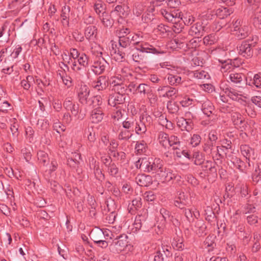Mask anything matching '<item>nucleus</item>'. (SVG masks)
Instances as JSON below:
<instances>
[{
    "label": "nucleus",
    "instance_id": "f257e3e1",
    "mask_svg": "<svg viewBox=\"0 0 261 261\" xmlns=\"http://www.w3.org/2000/svg\"><path fill=\"white\" fill-rule=\"evenodd\" d=\"M163 165V161L160 159L148 156L140 158L136 163V166L141 170L155 174V176L162 168Z\"/></svg>",
    "mask_w": 261,
    "mask_h": 261
},
{
    "label": "nucleus",
    "instance_id": "f03ea898",
    "mask_svg": "<svg viewBox=\"0 0 261 261\" xmlns=\"http://www.w3.org/2000/svg\"><path fill=\"white\" fill-rule=\"evenodd\" d=\"M136 119L133 117H127L122 123V129H120L118 135L119 140H128L133 136Z\"/></svg>",
    "mask_w": 261,
    "mask_h": 261
},
{
    "label": "nucleus",
    "instance_id": "7ed1b4c3",
    "mask_svg": "<svg viewBox=\"0 0 261 261\" xmlns=\"http://www.w3.org/2000/svg\"><path fill=\"white\" fill-rule=\"evenodd\" d=\"M160 144L164 148L172 147L174 150L179 149L181 142L179 139L174 135L169 136L167 134L161 132L158 136Z\"/></svg>",
    "mask_w": 261,
    "mask_h": 261
},
{
    "label": "nucleus",
    "instance_id": "20e7f679",
    "mask_svg": "<svg viewBox=\"0 0 261 261\" xmlns=\"http://www.w3.org/2000/svg\"><path fill=\"white\" fill-rule=\"evenodd\" d=\"M250 4V11L254 27L261 29V0H247Z\"/></svg>",
    "mask_w": 261,
    "mask_h": 261
},
{
    "label": "nucleus",
    "instance_id": "39448f33",
    "mask_svg": "<svg viewBox=\"0 0 261 261\" xmlns=\"http://www.w3.org/2000/svg\"><path fill=\"white\" fill-rule=\"evenodd\" d=\"M232 32L238 39L241 40L248 36L250 33V28L238 19L232 22Z\"/></svg>",
    "mask_w": 261,
    "mask_h": 261
},
{
    "label": "nucleus",
    "instance_id": "423d86ee",
    "mask_svg": "<svg viewBox=\"0 0 261 261\" xmlns=\"http://www.w3.org/2000/svg\"><path fill=\"white\" fill-rule=\"evenodd\" d=\"M116 35L119 38L120 46L126 48L132 43L133 37L131 36L130 30L128 28L119 27L116 31Z\"/></svg>",
    "mask_w": 261,
    "mask_h": 261
},
{
    "label": "nucleus",
    "instance_id": "0eeeda50",
    "mask_svg": "<svg viewBox=\"0 0 261 261\" xmlns=\"http://www.w3.org/2000/svg\"><path fill=\"white\" fill-rule=\"evenodd\" d=\"M155 177L156 179H159L163 182H169L173 179L177 180H179L180 179V176L178 175L176 171L173 170L170 168H164L163 166L159 170Z\"/></svg>",
    "mask_w": 261,
    "mask_h": 261
},
{
    "label": "nucleus",
    "instance_id": "6e6552de",
    "mask_svg": "<svg viewBox=\"0 0 261 261\" xmlns=\"http://www.w3.org/2000/svg\"><path fill=\"white\" fill-rule=\"evenodd\" d=\"M159 13L169 22H177L180 21L181 12L177 9L161 8Z\"/></svg>",
    "mask_w": 261,
    "mask_h": 261
},
{
    "label": "nucleus",
    "instance_id": "1a4fd4ad",
    "mask_svg": "<svg viewBox=\"0 0 261 261\" xmlns=\"http://www.w3.org/2000/svg\"><path fill=\"white\" fill-rule=\"evenodd\" d=\"M127 238L126 235H122L119 236L118 239L114 240L110 245L111 251L115 253H119L123 250L127 245Z\"/></svg>",
    "mask_w": 261,
    "mask_h": 261
},
{
    "label": "nucleus",
    "instance_id": "9d476101",
    "mask_svg": "<svg viewBox=\"0 0 261 261\" xmlns=\"http://www.w3.org/2000/svg\"><path fill=\"white\" fill-rule=\"evenodd\" d=\"M186 118L179 117L177 120V125L181 130H186L187 132H190L193 128V123L191 118L194 116L190 112H187L185 114Z\"/></svg>",
    "mask_w": 261,
    "mask_h": 261
},
{
    "label": "nucleus",
    "instance_id": "9b49d317",
    "mask_svg": "<svg viewBox=\"0 0 261 261\" xmlns=\"http://www.w3.org/2000/svg\"><path fill=\"white\" fill-rule=\"evenodd\" d=\"M237 49L240 55L247 59L251 58L253 55V46L248 40L243 41L238 44Z\"/></svg>",
    "mask_w": 261,
    "mask_h": 261
},
{
    "label": "nucleus",
    "instance_id": "f8f14e48",
    "mask_svg": "<svg viewBox=\"0 0 261 261\" xmlns=\"http://www.w3.org/2000/svg\"><path fill=\"white\" fill-rule=\"evenodd\" d=\"M197 103L201 105V109L204 115L207 117L213 114L214 106L213 103L204 96H200L196 99Z\"/></svg>",
    "mask_w": 261,
    "mask_h": 261
},
{
    "label": "nucleus",
    "instance_id": "ddd939ff",
    "mask_svg": "<svg viewBox=\"0 0 261 261\" xmlns=\"http://www.w3.org/2000/svg\"><path fill=\"white\" fill-rule=\"evenodd\" d=\"M228 80L233 85L241 88L246 85L247 78L242 73L231 72L229 73Z\"/></svg>",
    "mask_w": 261,
    "mask_h": 261
},
{
    "label": "nucleus",
    "instance_id": "4468645a",
    "mask_svg": "<svg viewBox=\"0 0 261 261\" xmlns=\"http://www.w3.org/2000/svg\"><path fill=\"white\" fill-rule=\"evenodd\" d=\"M76 60L78 64L76 63V61H73L71 60V68L74 71H79L82 68L87 67L89 64V57L84 53H81Z\"/></svg>",
    "mask_w": 261,
    "mask_h": 261
},
{
    "label": "nucleus",
    "instance_id": "2eb2a0df",
    "mask_svg": "<svg viewBox=\"0 0 261 261\" xmlns=\"http://www.w3.org/2000/svg\"><path fill=\"white\" fill-rule=\"evenodd\" d=\"M135 48L142 53H151L159 55L163 54L165 52L159 48H155L147 42H141L135 47Z\"/></svg>",
    "mask_w": 261,
    "mask_h": 261
},
{
    "label": "nucleus",
    "instance_id": "dca6fc26",
    "mask_svg": "<svg viewBox=\"0 0 261 261\" xmlns=\"http://www.w3.org/2000/svg\"><path fill=\"white\" fill-rule=\"evenodd\" d=\"M108 66L109 64L104 58H98L91 66V69L95 74H100L105 71Z\"/></svg>",
    "mask_w": 261,
    "mask_h": 261
},
{
    "label": "nucleus",
    "instance_id": "f3484780",
    "mask_svg": "<svg viewBox=\"0 0 261 261\" xmlns=\"http://www.w3.org/2000/svg\"><path fill=\"white\" fill-rule=\"evenodd\" d=\"M174 204L175 206L180 208H184V206L190 204L189 196L187 193L178 191L174 200Z\"/></svg>",
    "mask_w": 261,
    "mask_h": 261
},
{
    "label": "nucleus",
    "instance_id": "a211bd4d",
    "mask_svg": "<svg viewBox=\"0 0 261 261\" xmlns=\"http://www.w3.org/2000/svg\"><path fill=\"white\" fill-rule=\"evenodd\" d=\"M160 213L161 219L160 222L159 221L156 222V224L159 229H162L165 227L167 222L169 220H172L173 216L171 215L170 212L165 208H161Z\"/></svg>",
    "mask_w": 261,
    "mask_h": 261
},
{
    "label": "nucleus",
    "instance_id": "6ab92c4d",
    "mask_svg": "<svg viewBox=\"0 0 261 261\" xmlns=\"http://www.w3.org/2000/svg\"><path fill=\"white\" fill-rule=\"evenodd\" d=\"M175 235L173 238L172 243L173 248L178 251H182L185 248L183 244V239L181 237V232L179 229L177 230V228H175Z\"/></svg>",
    "mask_w": 261,
    "mask_h": 261
},
{
    "label": "nucleus",
    "instance_id": "aec40b11",
    "mask_svg": "<svg viewBox=\"0 0 261 261\" xmlns=\"http://www.w3.org/2000/svg\"><path fill=\"white\" fill-rule=\"evenodd\" d=\"M84 35L89 41H95L97 35V28L95 25H89L85 28Z\"/></svg>",
    "mask_w": 261,
    "mask_h": 261
},
{
    "label": "nucleus",
    "instance_id": "412c9836",
    "mask_svg": "<svg viewBox=\"0 0 261 261\" xmlns=\"http://www.w3.org/2000/svg\"><path fill=\"white\" fill-rule=\"evenodd\" d=\"M105 116L101 108L93 109L90 113V120L93 123H98L101 122Z\"/></svg>",
    "mask_w": 261,
    "mask_h": 261
},
{
    "label": "nucleus",
    "instance_id": "4be33fe9",
    "mask_svg": "<svg viewBox=\"0 0 261 261\" xmlns=\"http://www.w3.org/2000/svg\"><path fill=\"white\" fill-rule=\"evenodd\" d=\"M92 85L98 91L105 89L109 85L108 79L105 76H100L96 81L92 82Z\"/></svg>",
    "mask_w": 261,
    "mask_h": 261
},
{
    "label": "nucleus",
    "instance_id": "5701e85b",
    "mask_svg": "<svg viewBox=\"0 0 261 261\" xmlns=\"http://www.w3.org/2000/svg\"><path fill=\"white\" fill-rule=\"evenodd\" d=\"M148 218L147 210H143L136 217L134 225L136 229H140Z\"/></svg>",
    "mask_w": 261,
    "mask_h": 261
},
{
    "label": "nucleus",
    "instance_id": "b1692460",
    "mask_svg": "<svg viewBox=\"0 0 261 261\" xmlns=\"http://www.w3.org/2000/svg\"><path fill=\"white\" fill-rule=\"evenodd\" d=\"M90 90L86 85H81L78 90V97L80 102L82 104H86L88 101V97L89 95Z\"/></svg>",
    "mask_w": 261,
    "mask_h": 261
},
{
    "label": "nucleus",
    "instance_id": "393cba45",
    "mask_svg": "<svg viewBox=\"0 0 261 261\" xmlns=\"http://www.w3.org/2000/svg\"><path fill=\"white\" fill-rule=\"evenodd\" d=\"M126 95L114 94L111 95L108 99V104L111 106L115 107L117 105L122 104L125 101Z\"/></svg>",
    "mask_w": 261,
    "mask_h": 261
},
{
    "label": "nucleus",
    "instance_id": "a878e982",
    "mask_svg": "<svg viewBox=\"0 0 261 261\" xmlns=\"http://www.w3.org/2000/svg\"><path fill=\"white\" fill-rule=\"evenodd\" d=\"M230 161L234 167L239 169L241 172H245L250 166V162L248 161L247 164L245 163L240 159L237 156H232Z\"/></svg>",
    "mask_w": 261,
    "mask_h": 261
},
{
    "label": "nucleus",
    "instance_id": "bb28decb",
    "mask_svg": "<svg viewBox=\"0 0 261 261\" xmlns=\"http://www.w3.org/2000/svg\"><path fill=\"white\" fill-rule=\"evenodd\" d=\"M99 18L105 28H111L113 27L114 20L111 14L107 12L103 13L102 15H99Z\"/></svg>",
    "mask_w": 261,
    "mask_h": 261
},
{
    "label": "nucleus",
    "instance_id": "cd10ccee",
    "mask_svg": "<svg viewBox=\"0 0 261 261\" xmlns=\"http://www.w3.org/2000/svg\"><path fill=\"white\" fill-rule=\"evenodd\" d=\"M136 183L141 187H148L152 183L151 177L145 174H139L136 177Z\"/></svg>",
    "mask_w": 261,
    "mask_h": 261
},
{
    "label": "nucleus",
    "instance_id": "c85d7f7f",
    "mask_svg": "<svg viewBox=\"0 0 261 261\" xmlns=\"http://www.w3.org/2000/svg\"><path fill=\"white\" fill-rule=\"evenodd\" d=\"M90 239L96 244L98 241L105 238V232L99 228L93 229L89 234Z\"/></svg>",
    "mask_w": 261,
    "mask_h": 261
},
{
    "label": "nucleus",
    "instance_id": "c756f323",
    "mask_svg": "<svg viewBox=\"0 0 261 261\" xmlns=\"http://www.w3.org/2000/svg\"><path fill=\"white\" fill-rule=\"evenodd\" d=\"M204 32V27L200 22L194 24L190 28L189 33L191 36L195 35L196 37L202 36Z\"/></svg>",
    "mask_w": 261,
    "mask_h": 261
},
{
    "label": "nucleus",
    "instance_id": "7c9ffc66",
    "mask_svg": "<svg viewBox=\"0 0 261 261\" xmlns=\"http://www.w3.org/2000/svg\"><path fill=\"white\" fill-rule=\"evenodd\" d=\"M246 86L251 87H255L257 88H261V72H258L253 75V79L249 80L247 79Z\"/></svg>",
    "mask_w": 261,
    "mask_h": 261
},
{
    "label": "nucleus",
    "instance_id": "2f4dec72",
    "mask_svg": "<svg viewBox=\"0 0 261 261\" xmlns=\"http://www.w3.org/2000/svg\"><path fill=\"white\" fill-rule=\"evenodd\" d=\"M58 167V164L57 161L56 160H52L48 169L45 172V176L46 178H54L56 176V174L55 172L57 169Z\"/></svg>",
    "mask_w": 261,
    "mask_h": 261
},
{
    "label": "nucleus",
    "instance_id": "473e14b6",
    "mask_svg": "<svg viewBox=\"0 0 261 261\" xmlns=\"http://www.w3.org/2000/svg\"><path fill=\"white\" fill-rule=\"evenodd\" d=\"M240 150L242 155L246 158L248 161L250 158L254 159V150L248 145H242L240 146Z\"/></svg>",
    "mask_w": 261,
    "mask_h": 261
},
{
    "label": "nucleus",
    "instance_id": "72a5a7b5",
    "mask_svg": "<svg viewBox=\"0 0 261 261\" xmlns=\"http://www.w3.org/2000/svg\"><path fill=\"white\" fill-rule=\"evenodd\" d=\"M114 90L116 94L120 95H128L129 92H132L131 89H128L127 86L122 83H117L114 86Z\"/></svg>",
    "mask_w": 261,
    "mask_h": 261
},
{
    "label": "nucleus",
    "instance_id": "f704fd0d",
    "mask_svg": "<svg viewBox=\"0 0 261 261\" xmlns=\"http://www.w3.org/2000/svg\"><path fill=\"white\" fill-rule=\"evenodd\" d=\"M203 151L207 155L215 159L216 147L213 142H207L203 146Z\"/></svg>",
    "mask_w": 261,
    "mask_h": 261
},
{
    "label": "nucleus",
    "instance_id": "c9c22d12",
    "mask_svg": "<svg viewBox=\"0 0 261 261\" xmlns=\"http://www.w3.org/2000/svg\"><path fill=\"white\" fill-rule=\"evenodd\" d=\"M102 103V100L101 96L100 95H96L88 99L86 104L92 106L93 109H96L101 108Z\"/></svg>",
    "mask_w": 261,
    "mask_h": 261
},
{
    "label": "nucleus",
    "instance_id": "e433bc0d",
    "mask_svg": "<svg viewBox=\"0 0 261 261\" xmlns=\"http://www.w3.org/2000/svg\"><path fill=\"white\" fill-rule=\"evenodd\" d=\"M232 8L221 7L216 10L215 14L220 19H224L232 13Z\"/></svg>",
    "mask_w": 261,
    "mask_h": 261
},
{
    "label": "nucleus",
    "instance_id": "4c0bfd02",
    "mask_svg": "<svg viewBox=\"0 0 261 261\" xmlns=\"http://www.w3.org/2000/svg\"><path fill=\"white\" fill-rule=\"evenodd\" d=\"M128 8L125 6L117 5L115 9L111 11V14L116 13L121 19L128 15Z\"/></svg>",
    "mask_w": 261,
    "mask_h": 261
},
{
    "label": "nucleus",
    "instance_id": "58836bf2",
    "mask_svg": "<svg viewBox=\"0 0 261 261\" xmlns=\"http://www.w3.org/2000/svg\"><path fill=\"white\" fill-rule=\"evenodd\" d=\"M201 169L207 173H215L216 172V169L215 167V164L212 161H203L200 165Z\"/></svg>",
    "mask_w": 261,
    "mask_h": 261
},
{
    "label": "nucleus",
    "instance_id": "ea45409f",
    "mask_svg": "<svg viewBox=\"0 0 261 261\" xmlns=\"http://www.w3.org/2000/svg\"><path fill=\"white\" fill-rule=\"evenodd\" d=\"M93 7L94 11L99 16V15H102V13H106L105 11L106 5L101 1H96Z\"/></svg>",
    "mask_w": 261,
    "mask_h": 261
},
{
    "label": "nucleus",
    "instance_id": "a19ab883",
    "mask_svg": "<svg viewBox=\"0 0 261 261\" xmlns=\"http://www.w3.org/2000/svg\"><path fill=\"white\" fill-rule=\"evenodd\" d=\"M167 81L171 86H177L181 82V78L178 75L168 73L167 75Z\"/></svg>",
    "mask_w": 261,
    "mask_h": 261
},
{
    "label": "nucleus",
    "instance_id": "79ce46f5",
    "mask_svg": "<svg viewBox=\"0 0 261 261\" xmlns=\"http://www.w3.org/2000/svg\"><path fill=\"white\" fill-rule=\"evenodd\" d=\"M135 125L136 126H134V132L135 131L139 135L144 134L147 130L145 124L141 121L138 122L136 120V124Z\"/></svg>",
    "mask_w": 261,
    "mask_h": 261
},
{
    "label": "nucleus",
    "instance_id": "37998d69",
    "mask_svg": "<svg viewBox=\"0 0 261 261\" xmlns=\"http://www.w3.org/2000/svg\"><path fill=\"white\" fill-rule=\"evenodd\" d=\"M37 156L39 163L43 166H46L49 161L47 153L43 151L40 150L38 152Z\"/></svg>",
    "mask_w": 261,
    "mask_h": 261
},
{
    "label": "nucleus",
    "instance_id": "c03bdc74",
    "mask_svg": "<svg viewBox=\"0 0 261 261\" xmlns=\"http://www.w3.org/2000/svg\"><path fill=\"white\" fill-rule=\"evenodd\" d=\"M34 82V79L33 76L28 75L25 80H23L21 81L20 84L21 87L24 90H28L31 87V84Z\"/></svg>",
    "mask_w": 261,
    "mask_h": 261
},
{
    "label": "nucleus",
    "instance_id": "a18cd8bd",
    "mask_svg": "<svg viewBox=\"0 0 261 261\" xmlns=\"http://www.w3.org/2000/svg\"><path fill=\"white\" fill-rule=\"evenodd\" d=\"M192 159L196 165H200L204 161L202 154L199 151L194 152Z\"/></svg>",
    "mask_w": 261,
    "mask_h": 261
},
{
    "label": "nucleus",
    "instance_id": "49530a36",
    "mask_svg": "<svg viewBox=\"0 0 261 261\" xmlns=\"http://www.w3.org/2000/svg\"><path fill=\"white\" fill-rule=\"evenodd\" d=\"M194 77L197 79H208L210 77L208 73L204 70H196L194 72Z\"/></svg>",
    "mask_w": 261,
    "mask_h": 261
},
{
    "label": "nucleus",
    "instance_id": "de8ad7c7",
    "mask_svg": "<svg viewBox=\"0 0 261 261\" xmlns=\"http://www.w3.org/2000/svg\"><path fill=\"white\" fill-rule=\"evenodd\" d=\"M196 213H195L191 208H184V213L187 220L191 222L193 220V216L197 218Z\"/></svg>",
    "mask_w": 261,
    "mask_h": 261
},
{
    "label": "nucleus",
    "instance_id": "09e8293b",
    "mask_svg": "<svg viewBox=\"0 0 261 261\" xmlns=\"http://www.w3.org/2000/svg\"><path fill=\"white\" fill-rule=\"evenodd\" d=\"M226 95L233 100L239 101L241 99V95L239 94L236 90L232 88L229 90Z\"/></svg>",
    "mask_w": 261,
    "mask_h": 261
},
{
    "label": "nucleus",
    "instance_id": "8fccbe9b",
    "mask_svg": "<svg viewBox=\"0 0 261 261\" xmlns=\"http://www.w3.org/2000/svg\"><path fill=\"white\" fill-rule=\"evenodd\" d=\"M228 152V150H225V148L223 147L222 146H217L215 159L219 160V158H224V156L226 155Z\"/></svg>",
    "mask_w": 261,
    "mask_h": 261
},
{
    "label": "nucleus",
    "instance_id": "3c124183",
    "mask_svg": "<svg viewBox=\"0 0 261 261\" xmlns=\"http://www.w3.org/2000/svg\"><path fill=\"white\" fill-rule=\"evenodd\" d=\"M217 41V37L214 34H210L205 36L203 38V42L206 45H212Z\"/></svg>",
    "mask_w": 261,
    "mask_h": 261
},
{
    "label": "nucleus",
    "instance_id": "603ef678",
    "mask_svg": "<svg viewBox=\"0 0 261 261\" xmlns=\"http://www.w3.org/2000/svg\"><path fill=\"white\" fill-rule=\"evenodd\" d=\"M136 90L140 94L145 95L146 94L149 92L150 87L147 84H140L137 87Z\"/></svg>",
    "mask_w": 261,
    "mask_h": 261
},
{
    "label": "nucleus",
    "instance_id": "864d4df0",
    "mask_svg": "<svg viewBox=\"0 0 261 261\" xmlns=\"http://www.w3.org/2000/svg\"><path fill=\"white\" fill-rule=\"evenodd\" d=\"M201 138L198 134H194L191 136L189 144L192 147H196L199 145L201 142Z\"/></svg>",
    "mask_w": 261,
    "mask_h": 261
},
{
    "label": "nucleus",
    "instance_id": "5fc2aeb1",
    "mask_svg": "<svg viewBox=\"0 0 261 261\" xmlns=\"http://www.w3.org/2000/svg\"><path fill=\"white\" fill-rule=\"evenodd\" d=\"M172 23L173 24L172 28L173 31L175 33H180L184 28V24L183 23V20L181 16L180 21L177 22H172Z\"/></svg>",
    "mask_w": 261,
    "mask_h": 261
},
{
    "label": "nucleus",
    "instance_id": "6e6d98bb",
    "mask_svg": "<svg viewBox=\"0 0 261 261\" xmlns=\"http://www.w3.org/2000/svg\"><path fill=\"white\" fill-rule=\"evenodd\" d=\"M124 53L119 49H115L112 56L114 59L117 62H121L124 58Z\"/></svg>",
    "mask_w": 261,
    "mask_h": 261
},
{
    "label": "nucleus",
    "instance_id": "4d7b16f0",
    "mask_svg": "<svg viewBox=\"0 0 261 261\" xmlns=\"http://www.w3.org/2000/svg\"><path fill=\"white\" fill-rule=\"evenodd\" d=\"M136 151L138 154H142L146 152V144L144 142H137L135 146Z\"/></svg>",
    "mask_w": 261,
    "mask_h": 261
},
{
    "label": "nucleus",
    "instance_id": "13d9d810",
    "mask_svg": "<svg viewBox=\"0 0 261 261\" xmlns=\"http://www.w3.org/2000/svg\"><path fill=\"white\" fill-rule=\"evenodd\" d=\"M196 99H193L188 96H185L180 101V104L184 107H187L194 104L195 102H197Z\"/></svg>",
    "mask_w": 261,
    "mask_h": 261
},
{
    "label": "nucleus",
    "instance_id": "bf43d9fd",
    "mask_svg": "<svg viewBox=\"0 0 261 261\" xmlns=\"http://www.w3.org/2000/svg\"><path fill=\"white\" fill-rule=\"evenodd\" d=\"M107 168L109 173L112 176L115 177L118 173V168L115 163H112Z\"/></svg>",
    "mask_w": 261,
    "mask_h": 261
},
{
    "label": "nucleus",
    "instance_id": "052dcab7",
    "mask_svg": "<svg viewBox=\"0 0 261 261\" xmlns=\"http://www.w3.org/2000/svg\"><path fill=\"white\" fill-rule=\"evenodd\" d=\"M95 21L94 17L90 14H85L82 18V22L86 25H91Z\"/></svg>",
    "mask_w": 261,
    "mask_h": 261
},
{
    "label": "nucleus",
    "instance_id": "680f3d73",
    "mask_svg": "<svg viewBox=\"0 0 261 261\" xmlns=\"http://www.w3.org/2000/svg\"><path fill=\"white\" fill-rule=\"evenodd\" d=\"M154 19V16L150 12H145L142 15V21L144 23H149Z\"/></svg>",
    "mask_w": 261,
    "mask_h": 261
},
{
    "label": "nucleus",
    "instance_id": "e2e57ef3",
    "mask_svg": "<svg viewBox=\"0 0 261 261\" xmlns=\"http://www.w3.org/2000/svg\"><path fill=\"white\" fill-rule=\"evenodd\" d=\"M144 11V6L143 5L138 4L135 5V8L133 10V13L137 17L143 14Z\"/></svg>",
    "mask_w": 261,
    "mask_h": 261
},
{
    "label": "nucleus",
    "instance_id": "0e129e2a",
    "mask_svg": "<svg viewBox=\"0 0 261 261\" xmlns=\"http://www.w3.org/2000/svg\"><path fill=\"white\" fill-rule=\"evenodd\" d=\"M21 152L27 162H29L31 159L32 155L29 147H25L22 148Z\"/></svg>",
    "mask_w": 261,
    "mask_h": 261
},
{
    "label": "nucleus",
    "instance_id": "69168bd1",
    "mask_svg": "<svg viewBox=\"0 0 261 261\" xmlns=\"http://www.w3.org/2000/svg\"><path fill=\"white\" fill-rule=\"evenodd\" d=\"M143 197L146 201L150 202L153 201L156 198L154 192L151 191L146 192L144 194Z\"/></svg>",
    "mask_w": 261,
    "mask_h": 261
},
{
    "label": "nucleus",
    "instance_id": "338daca9",
    "mask_svg": "<svg viewBox=\"0 0 261 261\" xmlns=\"http://www.w3.org/2000/svg\"><path fill=\"white\" fill-rule=\"evenodd\" d=\"M187 253L177 252L175 253L174 261H187Z\"/></svg>",
    "mask_w": 261,
    "mask_h": 261
},
{
    "label": "nucleus",
    "instance_id": "774afa93",
    "mask_svg": "<svg viewBox=\"0 0 261 261\" xmlns=\"http://www.w3.org/2000/svg\"><path fill=\"white\" fill-rule=\"evenodd\" d=\"M166 257L164 255L161 250L156 251L153 256V261H166Z\"/></svg>",
    "mask_w": 261,
    "mask_h": 261
}]
</instances>
